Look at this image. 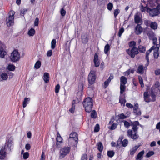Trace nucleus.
Listing matches in <instances>:
<instances>
[{"mask_svg":"<svg viewBox=\"0 0 160 160\" xmlns=\"http://www.w3.org/2000/svg\"><path fill=\"white\" fill-rule=\"evenodd\" d=\"M13 145V138L11 136L6 140L5 145L2 147L0 150V159H4L5 158L7 153L6 148L9 151H11V149H12Z\"/></svg>","mask_w":160,"mask_h":160,"instance_id":"f257e3e1","label":"nucleus"},{"mask_svg":"<svg viewBox=\"0 0 160 160\" xmlns=\"http://www.w3.org/2000/svg\"><path fill=\"white\" fill-rule=\"evenodd\" d=\"M93 100L92 98L87 97L82 102V104L85 111L88 112H90L92 110Z\"/></svg>","mask_w":160,"mask_h":160,"instance_id":"f03ea898","label":"nucleus"},{"mask_svg":"<svg viewBox=\"0 0 160 160\" xmlns=\"http://www.w3.org/2000/svg\"><path fill=\"white\" fill-rule=\"evenodd\" d=\"M138 129V128L137 126H133L132 128V130L134 132V134H133V132L132 130L129 129L127 132L128 136L131 138L135 140L138 138L139 137L137 134V132Z\"/></svg>","mask_w":160,"mask_h":160,"instance_id":"7ed1b4c3","label":"nucleus"},{"mask_svg":"<svg viewBox=\"0 0 160 160\" xmlns=\"http://www.w3.org/2000/svg\"><path fill=\"white\" fill-rule=\"evenodd\" d=\"M15 12L13 10H11L9 13L8 16H7L6 19V23L8 27L13 25L14 23V15Z\"/></svg>","mask_w":160,"mask_h":160,"instance_id":"20e7f679","label":"nucleus"},{"mask_svg":"<svg viewBox=\"0 0 160 160\" xmlns=\"http://www.w3.org/2000/svg\"><path fill=\"white\" fill-rule=\"evenodd\" d=\"M11 61L16 62L20 58V55L17 49H14L11 53L10 57Z\"/></svg>","mask_w":160,"mask_h":160,"instance_id":"39448f33","label":"nucleus"},{"mask_svg":"<svg viewBox=\"0 0 160 160\" xmlns=\"http://www.w3.org/2000/svg\"><path fill=\"white\" fill-rule=\"evenodd\" d=\"M78 135L77 132H72L70 134L69 137L68 138V141L70 142L71 141L74 142V143L73 146L75 148H77V144L78 142Z\"/></svg>","mask_w":160,"mask_h":160,"instance_id":"423d86ee","label":"nucleus"},{"mask_svg":"<svg viewBox=\"0 0 160 160\" xmlns=\"http://www.w3.org/2000/svg\"><path fill=\"white\" fill-rule=\"evenodd\" d=\"M70 149V147L68 146H65L61 149L60 150L59 158L62 159L64 158L69 153Z\"/></svg>","mask_w":160,"mask_h":160,"instance_id":"0eeeda50","label":"nucleus"},{"mask_svg":"<svg viewBox=\"0 0 160 160\" xmlns=\"http://www.w3.org/2000/svg\"><path fill=\"white\" fill-rule=\"evenodd\" d=\"M127 53L131 57L134 58L135 55L138 54L139 52L138 49L135 47H132L131 50L128 49L126 50Z\"/></svg>","mask_w":160,"mask_h":160,"instance_id":"6e6552de","label":"nucleus"},{"mask_svg":"<svg viewBox=\"0 0 160 160\" xmlns=\"http://www.w3.org/2000/svg\"><path fill=\"white\" fill-rule=\"evenodd\" d=\"M89 39V34L88 33H82L81 36V42L83 44L88 43Z\"/></svg>","mask_w":160,"mask_h":160,"instance_id":"1a4fd4ad","label":"nucleus"},{"mask_svg":"<svg viewBox=\"0 0 160 160\" xmlns=\"http://www.w3.org/2000/svg\"><path fill=\"white\" fill-rule=\"evenodd\" d=\"M5 45L0 41V57L1 58H4L7 54V52L5 50Z\"/></svg>","mask_w":160,"mask_h":160,"instance_id":"9d476101","label":"nucleus"},{"mask_svg":"<svg viewBox=\"0 0 160 160\" xmlns=\"http://www.w3.org/2000/svg\"><path fill=\"white\" fill-rule=\"evenodd\" d=\"M160 12L157 8H153L151 9L149 11L150 15L152 17H154L158 15L159 13Z\"/></svg>","mask_w":160,"mask_h":160,"instance_id":"9b49d317","label":"nucleus"},{"mask_svg":"<svg viewBox=\"0 0 160 160\" xmlns=\"http://www.w3.org/2000/svg\"><path fill=\"white\" fill-rule=\"evenodd\" d=\"M96 78V76H91L88 75V81L90 85L93 84L95 82Z\"/></svg>","mask_w":160,"mask_h":160,"instance_id":"f8f14e48","label":"nucleus"},{"mask_svg":"<svg viewBox=\"0 0 160 160\" xmlns=\"http://www.w3.org/2000/svg\"><path fill=\"white\" fill-rule=\"evenodd\" d=\"M93 62L95 67H98L99 66L100 62L98 59V56L97 53H95L94 54Z\"/></svg>","mask_w":160,"mask_h":160,"instance_id":"ddd939ff","label":"nucleus"},{"mask_svg":"<svg viewBox=\"0 0 160 160\" xmlns=\"http://www.w3.org/2000/svg\"><path fill=\"white\" fill-rule=\"evenodd\" d=\"M147 35L148 36V38L150 40H154V39L157 38L155 35L154 33L152 31H147Z\"/></svg>","mask_w":160,"mask_h":160,"instance_id":"4468645a","label":"nucleus"},{"mask_svg":"<svg viewBox=\"0 0 160 160\" xmlns=\"http://www.w3.org/2000/svg\"><path fill=\"white\" fill-rule=\"evenodd\" d=\"M134 22L136 24L141 23L142 22V19L139 15L138 14H135L134 15Z\"/></svg>","mask_w":160,"mask_h":160,"instance_id":"2eb2a0df","label":"nucleus"},{"mask_svg":"<svg viewBox=\"0 0 160 160\" xmlns=\"http://www.w3.org/2000/svg\"><path fill=\"white\" fill-rule=\"evenodd\" d=\"M144 100L147 102H149L151 101V100L149 98V95L148 94L147 91L145 92L143 94Z\"/></svg>","mask_w":160,"mask_h":160,"instance_id":"dca6fc26","label":"nucleus"},{"mask_svg":"<svg viewBox=\"0 0 160 160\" xmlns=\"http://www.w3.org/2000/svg\"><path fill=\"white\" fill-rule=\"evenodd\" d=\"M62 138L59 132H58L57 133V137L56 138L57 142L56 144V146L57 147H58V145H60V144L58 143H61L62 142Z\"/></svg>","mask_w":160,"mask_h":160,"instance_id":"f3484780","label":"nucleus"},{"mask_svg":"<svg viewBox=\"0 0 160 160\" xmlns=\"http://www.w3.org/2000/svg\"><path fill=\"white\" fill-rule=\"evenodd\" d=\"M50 77L49 74L48 73L45 72L43 74V80L46 83L48 82Z\"/></svg>","mask_w":160,"mask_h":160,"instance_id":"a211bd4d","label":"nucleus"},{"mask_svg":"<svg viewBox=\"0 0 160 160\" xmlns=\"http://www.w3.org/2000/svg\"><path fill=\"white\" fill-rule=\"evenodd\" d=\"M97 149L98 151L100 152H102L103 150V145L101 142H99L97 143Z\"/></svg>","mask_w":160,"mask_h":160,"instance_id":"6ab92c4d","label":"nucleus"},{"mask_svg":"<svg viewBox=\"0 0 160 160\" xmlns=\"http://www.w3.org/2000/svg\"><path fill=\"white\" fill-rule=\"evenodd\" d=\"M30 99L29 98H27L26 97L24 98V101L23 102L22 106L23 108L26 107L29 102L30 101Z\"/></svg>","mask_w":160,"mask_h":160,"instance_id":"aec40b11","label":"nucleus"},{"mask_svg":"<svg viewBox=\"0 0 160 160\" xmlns=\"http://www.w3.org/2000/svg\"><path fill=\"white\" fill-rule=\"evenodd\" d=\"M127 82V79L126 77L122 76L120 78V84L125 85Z\"/></svg>","mask_w":160,"mask_h":160,"instance_id":"412c9836","label":"nucleus"},{"mask_svg":"<svg viewBox=\"0 0 160 160\" xmlns=\"http://www.w3.org/2000/svg\"><path fill=\"white\" fill-rule=\"evenodd\" d=\"M144 153V151L143 150L142 151L139 152L137 155V157L136 158V159L141 160L142 159V157Z\"/></svg>","mask_w":160,"mask_h":160,"instance_id":"4be33fe9","label":"nucleus"},{"mask_svg":"<svg viewBox=\"0 0 160 160\" xmlns=\"http://www.w3.org/2000/svg\"><path fill=\"white\" fill-rule=\"evenodd\" d=\"M15 67L13 64H8L7 69L9 71H13L15 70Z\"/></svg>","mask_w":160,"mask_h":160,"instance_id":"5701e85b","label":"nucleus"},{"mask_svg":"<svg viewBox=\"0 0 160 160\" xmlns=\"http://www.w3.org/2000/svg\"><path fill=\"white\" fill-rule=\"evenodd\" d=\"M90 117L91 118L96 119L97 117V113L96 111L94 110L91 111Z\"/></svg>","mask_w":160,"mask_h":160,"instance_id":"b1692460","label":"nucleus"},{"mask_svg":"<svg viewBox=\"0 0 160 160\" xmlns=\"http://www.w3.org/2000/svg\"><path fill=\"white\" fill-rule=\"evenodd\" d=\"M75 100H73L72 102V105L71 108L69 109V111L72 113H73L75 108Z\"/></svg>","mask_w":160,"mask_h":160,"instance_id":"393cba45","label":"nucleus"},{"mask_svg":"<svg viewBox=\"0 0 160 160\" xmlns=\"http://www.w3.org/2000/svg\"><path fill=\"white\" fill-rule=\"evenodd\" d=\"M158 27L157 24L155 22H152L150 24V27L152 29L156 30L157 29Z\"/></svg>","mask_w":160,"mask_h":160,"instance_id":"a878e982","label":"nucleus"},{"mask_svg":"<svg viewBox=\"0 0 160 160\" xmlns=\"http://www.w3.org/2000/svg\"><path fill=\"white\" fill-rule=\"evenodd\" d=\"M138 50L141 53H144L146 51V48L144 46L139 45L138 47Z\"/></svg>","mask_w":160,"mask_h":160,"instance_id":"bb28decb","label":"nucleus"},{"mask_svg":"<svg viewBox=\"0 0 160 160\" xmlns=\"http://www.w3.org/2000/svg\"><path fill=\"white\" fill-rule=\"evenodd\" d=\"M126 89V86L125 85H120V94H123Z\"/></svg>","mask_w":160,"mask_h":160,"instance_id":"cd10ccee","label":"nucleus"},{"mask_svg":"<svg viewBox=\"0 0 160 160\" xmlns=\"http://www.w3.org/2000/svg\"><path fill=\"white\" fill-rule=\"evenodd\" d=\"M150 95L152 98L151 101L152 102H154L156 100V95L155 94L154 92L152 90H151Z\"/></svg>","mask_w":160,"mask_h":160,"instance_id":"c85d7f7f","label":"nucleus"},{"mask_svg":"<svg viewBox=\"0 0 160 160\" xmlns=\"http://www.w3.org/2000/svg\"><path fill=\"white\" fill-rule=\"evenodd\" d=\"M107 154L108 157L112 158L114 156L115 152L112 150L108 151L107 152Z\"/></svg>","mask_w":160,"mask_h":160,"instance_id":"c756f323","label":"nucleus"},{"mask_svg":"<svg viewBox=\"0 0 160 160\" xmlns=\"http://www.w3.org/2000/svg\"><path fill=\"white\" fill-rule=\"evenodd\" d=\"M110 50V45L108 44H106L105 47H104V53L106 54H107L108 52Z\"/></svg>","mask_w":160,"mask_h":160,"instance_id":"7c9ffc66","label":"nucleus"},{"mask_svg":"<svg viewBox=\"0 0 160 160\" xmlns=\"http://www.w3.org/2000/svg\"><path fill=\"white\" fill-rule=\"evenodd\" d=\"M41 66V62L39 60L37 61L34 65V68L36 69L39 68Z\"/></svg>","mask_w":160,"mask_h":160,"instance_id":"2f4dec72","label":"nucleus"},{"mask_svg":"<svg viewBox=\"0 0 160 160\" xmlns=\"http://www.w3.org/2000/svg\"><path fill=\"white\" fill-rule=\"evenodd\" d=\"M27 11V9L25 8H23L21 9L20 10V15L22 16H24V14Z\"/></svg>","mask_w":160,"mask_h":160,"instance_id":"473e14b6","label":"nucleus"},{"mask_svg":"<svg viewBox=\"0 0 160 160\" xmlns=\"http://www.w3.org/2000/svg\"><path fill=\"white\" fill-rule=\"evenodd\" d=\"M56 41L55 39H53L52 40L51 42V48L52 49H54L56 46Z\"/></svg>","mask_w":160,"mask_h":160,"instance_id":"72a5a7b5","label":"nucleus"},{"mask_svg":"<svg viewBox=\"0 0 160 160\" xmlns=\"http://www.w3.org/2000/svg\"><path fill=\"white\" fill-rule=\"evenodd\" d=\"M122 146L123 147H125L127 146L128 143V139H125L121 142Z\"/></svg>","mask_w":160,"mask_h":160,"instance_id":"f704fd0d","label":"nucleus"},{"mask_svg":"<svg viewBox=\"0 0 160 160\" xmlns=\"http://www.w3.org/2000/svg\"><path fill=\"white\" fill-rule=\"evenodd\" d=\"M137 108L134 107L133 108V112L135 114L137 115H140L141 114V112L140 111H139L138 112H137Z\"/></svg>","mask_w":160,"mask_h":160,"instance_id":"c9c22d12","label":"nucleus"},{"mask_svg":"<svg viewBox=\"0 0 160 160\" xmlns=\"http://www.w3.org/2000/svg\"><path fill=\"white\" fill-rule=\"evenodd\" d=\"M154 152L153 151H149L146 154V157L147 158H149L153 155Z\"/></svg>","mask_w":160,"mask_h":160,"instance_id":"e433bc0d","label":"nucleus"},{"mask_svg":"<svg viewBox=\"0 0 160 160\" xmlns=\"http://www.w3.org/2000/svg\"><path fill=\"white\" fill-rule=\"evenodd\" d=\"M118 123L116 122L113 123L112 124L110 128H109L111 130H113L116 128L117 125Z\"/></svg>","mask_w":160,"mask_h":160,"instance_id":"4c0bfd02","label":"nucleus"},{"mask_svg":"<svg viewBox=\"0 0 160 160\" xmlns=\"http://www.w3.org/2000/svg\"><path fill=\"white\" fill-rule=\"evenodd\" d=\"M96 69L91 70H90L88 75H91V76H96Z\"/></svg>","mask_w":160,"mask_h":160,"instance_id":"58836bf2","label":"nucleus"},{"mask_svg":"<svg viewBox=\"0 0 160 160\" xmlns=\"http://www.w3.org/2000/svg\"><path fill=\"white\" fill-rule=\"evenodd\" d=\"M136 45V42L134 41H131L129 43V46L130 48L135 47Z\"/></svg>","mask_w":160,"mask_h":160,"instance_id":"ea45409f","label":"nucleus"},{"mask_svg":"<svg viewBox=\"0 0 160 160\" xmlns=\"http://www.w3.org/2000/svg\"><path fill=\"white\" fill-rule=\"evenodd\" d=\"M126 102V100L125 99H119V102L121 103V105L125 106V103Z\"/></svg>","mask_w":160,"mask_h":160,"instance_id":"a19ab883","label":"nucleus"},{"mask_svg":"<svg viewBox=\"0 0 160 160\" xmlns=\"http://www.w3.org/2000/svg\"><path fill=\"white\" fill-rule=\"evenodd\" d=\"M88 155L87 154L84 153L82 154L81 156V160H87Z\"/></svg>","mask_w":160,"mask_h":160,"instance_id":"79ce46f5","label":"nucleus"},{"mask_svg":"<svg viewBox=\"0 0 160 160\" xmlns=\"http://www.w3.org/2000/svg\"><path fill=\"white\" fill-rule=\"evenodd\" d=\"M113 7V5L111 3H109L107 5V8L109 11L112 10Z\"/></svg>","mask_w":160,"mask_h":160,"instance_id":"37998d69","label":"nucleus"},{"mask_svg":"<svg viewBox=\"0 0 160 160\" xmlns=\"http://www.w3.org/2000/svg\"><path fill=\"white\" fill-rule=\"evenodd\" d=\"M99 125L98 124H97L95 127L94 131L95 132H98L99 131Z\"/></svg>","mask_w":160,"mask_h":160,"instance_id":"c03bdc74","label":"nucleus"},{"mask_svg":"<svg viewBox=\"0 0 160 160\" xmlns=\"http://www.w3.org/2000/svg\"><path fill=\"white\" fill-rule=\"evenodd\" d=\"M143 66L142 65H139L138 68V72L141 73L143 71Z\"/></svg>","mask_w":160,"mask_h":160,"instance_id":"a18cd8bd","label":"nucleus"},{"mask_svg":"<svg viewBox=\"0 0 160 160\" xmlns=\"http://www.w3.org/2000/svg\"><path fill=\"white\" fill-rule=\"evenodd\" d=\"M153 55H154V58H156V59L158 58V56H159L158 51L157 50H154Z\"/></svg>","mask_w":160,"mask_h":160,"instance_id":"49530a36","label":"nucleus"},{"mask_svg":"<svg viewBox=\"0 0 160 160\" xmlns=\"http://www.w3.org/2000/svg\"><path fill=\"white\" fill-rule=\"evenodd\" d=\"M60 88V86L59 84H57L55 87V92L56 93H58Z\"/></svg>","mask_w":160,"mask_h":160,"instance_id":"de8ad7c7","label":"nucleus"},{"mask_svg":"<svg viewBox=\"0 0 160 160\" xmlns=\"http://www.w3.org/2000/svg\"><path fill=\"white\" fill-rule=\"evenodd\" d=\"M124 127L127 128H128L130 126V123L127 121H124Z\"/></svg>","mask_w":160,"mask_h":160,"instance_id":"09e8293b","label":"nucleus"},{"mask_svg":"<svg viewBox=\"0 0 160 160\" xmlns=\"http://www.w3.org/2000/svg\"><path fill=\"white\" fill-rule=\"evenodd\" d=\"M29 156V153L28 152H25L23 154V157L25 159H27L28 158Z\"/></svg>","mask_w":160,"mask_h":160,"instance_id":"8fccbe9b","label":"nucleus"},{"mask_svg":"<svg viewBox=\"0 0 160 160\" xmlns=\"http://www.w3.org/2000/svg\"><path fill=\"white\" fill-rule=\"evenodd\" d=\"M35 33V31H28V34L30 36H33Z\"/></svg>","mask_w":160,"mask_h":160,"instance_id":"3c124183","label":"nucleus"},{"mask_svg":"<svg viewBox=\"0 0 160 160\" xmlns=\"http://www.w3.org/2000/svg\"><path fill=\"white\" fill-rule=\"evenodd\" d=\"M120 11L118 9H116L114 10V16L115 18H116L117 16H118V14L119 13Z\"/></svg>","mask_w":160,"mask_h":160,"instance_id":"603ef678","label":"nucleus"},{"mask_svg":"<svg viewBox=\"0 0 160 160\" xmlns=\"http://www.w3.org/2000/svg\"><path fill=\"white\" fill-rule=\"evenodd\" d=\"M60 13L62 16H64L66 13V11L64 10L63 8H62L60 11Z\"/></svg>","mask_w":160,"mask_h":160,"instance_id":"864d4df0","label":"nucleus"},{"mask_svg":"<svg viewBox=\"0 0 160 160\" xmlns=\"http://www.w3.org/2000/svg\"><path fill=\"white\" fill-rule=\"evenodd\" d=\"M119 119H124L127 118V117L124 115L123 113H122L119 115Z\"/></svg>","mask_w":160,"mask_h":160,"instance_id":"5fc2aeb1","label":"nucleus"},{"mask_svg":"<svg viewBox=\"0 0 160 160\" xmlns=\"http://www.w3.org/2000/svg\"><path fill=\"white\" fill-rule=\"evenodd\" d=\"M83 86L82 83H81L78 85V90L79 91L82 92L83 89Z\"/></svg>","mask_w":160,"mask_h":160,"instance_id":"6e6d98bb","label":"nucleus"},{"mask_svg":"<svg viewBox=\"0 0 160 160\" xmlns=\"http://www.w3.org/2000/svg\"><path fill=\"white\" fill-rule=\"evenodd\" d=\"M135 30H142V28L141 26V24H138L135 27Z\"/></svg>","mask_w":160,"mask_h":160,"instance_id":"4d7b16f0","label":"nucleus"},{"mask_svg":"<svg viewBox=\"0 0 160 160\" xmlns=\"http://www.w3.org/2000/svg\"><path fill=\"white\" fill-rule=\"evenodd\" d=\"M149 54H148V53H146V57H145V58L147 60V65H148L149 63Z\"/></svg>","mask_w":160,"mask_h":160,"instance_id":"13d9d810","label":"nucleus"},{"mask_svg":"<svg viewBox=\"0 0 160 160\" xmlns=\"http://www.w3.org/2000/svg\"><path fill=\"white\" fill-rule=\"evenodd\" d=\"M52 50H48L47 52V56L50 57L52 55Z\"/></svg>","mask_w":160,"mask_h":160,"instance_id":"bf43d9fd","label":"nucleus"},{"mask_svg":"<svg viewBox=\"0 0 160 160\" xmlns=\"http://www.w3.org/2000/svg\"><path fill=\"white\" fill-rule=\"evenodd\" d=\"M141 7H140V10H141V11L142 12H145V11H146V7H144L142 4H141Z\"/></svg>","mask_w":160,"mask_h":160,"instance_id":"052dcab7","label":"nucleus"},{"mask_svg":"<svg viewBox=\"0 0 160 160\" xmlns=\"http://www.w3.org/2000/svg\"><path fill=\"white\" fill-rule=\"evenodd\" d=\"M114 116H112L111 117V118L110 119V121H109V124H113V122H114Z\"/></svg>","mask_w":160,"mask_h":160,"instance_id":"680f3d73","label":"nucleus"},{"mask_svg":"<svg viewBox=\"0 0 160 160\" xmlns=\"http://www.w3.org/2000/svg\"><path fill=\"white\" fill-rule=\"evenodd\" d=\"M155 74L156 75H160V69H157L155 70Z\"/></svg>","mask_w":160,"mask_h":160,"instance_id":"e2e57ef3","label":"nucleus"},{"mask_svg":"<svg viewBox=\"0 0 160 160\" xmlns=\"http://www.w3.org/2000/svg\"><path fill=\"white\" fill-rule=\"evenodd\" d=\"M39 19L36 18L34 21V24L35 26H37L38 24Z\"/></svg>","mask_w":160,"mask_h":160,"instance_id":"0e129e2a","label":"nucleus"},{"mask_svg":"<svg viewBox=\"0 0 160 160\" xmlns=\"http://www.w3.org/2000/svg\"><path fill=\"white\" fill-rule=\"evenodd\" d=\"M109 82L107 80H106L104 82V88H106L108 85Z\"/></svg>","mask_w":160,"mask_h":160,"instance_id":"69168bd1","label":"nucleus"},{"mask_svg":"<svg viewBox=\"0 0 160 160\" xmlns=\"http://www.w3.org/2000/svg\"><path fill=\"white\" fill-rule=\"evenodd\" d=\"M25 148L27 150H29L31 148V146L28 143L26 144Z\"/></svg>","mask_w":160,"mask_h":160,"instance_id":"338daca9","label":"nucleus"},{"mask_svg":"<svg viewBox=\"0 0 160 160\" xmlns=\"http://www.w3.org/2000/svg\"><path fill=\"white\" fill-rule=\"evenodd\" d=\"M154 86L155 88H158L160 86V83L158 81L156 82L154 84Z\"/></svg>","mask_w":160,"mask_h":160,"instance_id":"774afa93","label":"nucleus"}]
</instances>
